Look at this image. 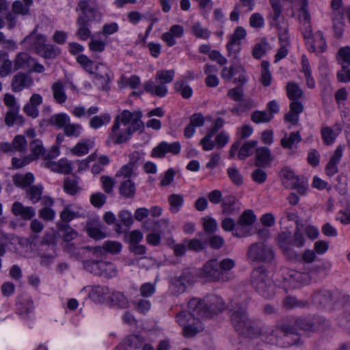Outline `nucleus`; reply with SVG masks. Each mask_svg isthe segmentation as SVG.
<instances>
[{
  "label": "nucleus",
  "mask_w": 350,
  "mask_h": 350,
  "mask_svg": "<svg viewBox=\"0 0 350 350\" xmlns=\"http://www.w3.org/2000/svg\"><path fill=\"white\" fill-rule=\"evenodd\" d=\"M231 321L236 331L246 337L260 336L261 340L270 345L288 347L284 337L281 339L278 331L269 327H260L259 324L250 319L244 307L237 305L231 310Z\"/></svg>",
  "instance_id": "nucleus-1"
},
{
  "label": "nucleus",
  "mask_w": 350,
  "mask_h": 350,
  "mask_svg": "<svg viewBox=\"0 0 350 350\" xmlns=\"http://www.w3.org/2000/svg\"><path fill=\"white\" fill-rule=\"evenodd\" d=\"M188 308L196 312L202 319L211 318L224 310V304L221 297L212 295L207 297L205 302L196 298L191 299L188 303Z\"/></svg>",
  "instance_id": "nucleus-2"
},
{
  "label": "nucleus",
  "mask_w": 350,
  "mask_h": 350,
  "mask_svg": "<svg viewBox=\"0 0 350 350\" xmlns=\"http://www.w3.org/2000/svg\"><path fill=\"white\" fill-rule=\"evenodd\" d=\"M280 330L284 333V337L288 345H298L300 342V336L298 329L303 331L314 330V325L311 319L308 318H298L294 322L284 323L280 325Z\"/></svg>",
  "instance_id": "nucleus-3"
},
{
  "label": "nucleus",
  "mask_w": 350,
  "mask_h": 350,
  "mask_svg": "<svg viewBox=\"0 0 350 350\" xmlns=\"http://www.w3.org/2000/svg\"><path fill=\"white\" fill-rule=\"evenodd\" d=\"M252 284L254 288L265 298L269 299L275 294V286L267 270L259 267L252 273Z\"/></svg>",
  "instance_id": "nucleus-4"
},
{
  "label": "nucleus",
  "mask_w": 350,
  "mask_h": 350,
  "mask_svg": "<svg viewBox=\"0 0 350 350\" xmlns=\"http://www.w3.org/2000/svg\"><path fill=\"white\" fill-rule=\"evenodd\" d=\"M174 75V70H159L155 75V82L150 80L144 84V90L152 95L164 97L167 93L165 83H171Z\"/></svg>",
  "instance_id": "nucleus-5"
},
{
  "label": "nucleus",
  "mask_w": 350,
  "mask_h": 350,
  "mask_svg": "<svg viewBox=\"0 0 350 350\" xmlns=\"http://www.w3.org/2000/svg\"><path fill=\"white\" fill-rule=\"evenodd\" d=\"M247 255L248 260L256 264H271L275 257L272 247L262 241L252 243L248 247Z\"/></svg>",
  "instance_id": "nucleus-6"
},
{
  "label": "nucleus",
  "mask_w": 350,
  "mask_h": 350,
  "mask_svg": "<svg viewBox=\"0 0 350 350\" xmlns=\"http://www.w3.org/2000/svg\"><path fill=\"white\" fill-rule=\"evenodd\" d=\"M199 318L201 317L190 309L189 311H181L176 315V322L183 327L184 336L191 338L202 330V325Z\"/></svg>",
  "instance_id": "nucleus-7"
},
{
  "label": "nucleus",
  "mask_w": 350,
  "mask_h": 350,
  "mask_svg": "<svg viewBox=\"0 0 350 350\" xmlns=\"http://www.w3.org/2000/svg\"><path fill=\"white\" fill-rule=\"evenodd\" d=\"M83 266L85 270L96 276L109 279L116 277L118 274L117 267L113 263L96 258L83 260Z\"/></svg>",
  "instance_id": "nucleus-8"
},
{
  "label": "nucleus",
  "mask_w": 350,
  "mask_h": 350,
  "mask_svg": "<svg viewBox=\"0 0 350 350\" xmlns=\"http://www.w3.org/2000/svg\"><path fill=\"white\" fill-rule=\"evenodd\" d=\"M299 18L301 23L302 34L306 40L310 52H315L316 47L312 39L313 33L310 25V16L308 10V4L307 1H302L299 7Z\"/></svg>",
  "instance_id": "nucleus-9"
},
{
  "label": "nucleus",
  "mask_w": 350,
  "mask_h": 350,
  "mask_svg": "<svg viewBox=\"0 0 350 350\" xmlns=\"http://www.w3.org/2000/svg\"><path fill=\"white\" fill-rule=\"evenodd\" d=\"M283 5L281 1H272L271 17L273 18L274 25L277 26L278 31L279 40L281 45H289V36L287 24L282 22V24L278 23V20L281 16Z\"/></svg>",
  "instance_id": "nucleus-10"
},
{
  "label": "nucleus",
  "mask_w": 350,
  "mask_h": 350,
  "mask_svg": "<svg viewBox=\"0 0 350 350\" xmlns=\"http://www.w3.org/2000/svg\"><path fill=\"white\" fill-rule=\"evenodd\" d=\"M122 245L120 243L113 241H107L103 247H86L81 249L83 253H89V257L101 258L105 253L116 254L120 252Z\"/></svg>",
  "instance_id": "nucleus-11"
},
{
  "label": "nucleus",
  "mask_w": 350,
  "mask_h": 350,
  "mask_svg": "<svg viewBox=\"0 0 350 350\" xmlns=\"http://www.w3.org/2000/svg\"><path fill=\"white\" fill-rule=\"evenodd\" d=\"M141 118L140 111L131 112L129 110H124L120 115L116 116L115 121H118V124L122 123L124 127L128 126L133 129V131H137L143 127Z\"/></svg>",
  "instance_id": "nucleus-12"
},
{
  "label": "nucleus",
  "mask_w": 350,
  "mask_h": 350,
  "mask_svg": "<svg viewBox=\"0 0 350 350\" xmlns=\"http://www.w3.org/2000/svg\"><path fill=\"white\" fill-rule=\"evenodd\" d=\"M193 279L189 270H184L179 275L174 276L170 280V291L174 295H180L185 292L187 285Z\"/></svg>",
  "instance_id": "nucleus-13"
},
{
  "label": "nucleus",
  "mask_w": 350,
  "mask_h": 350,
  "mask_svg": "<svg viewBox=\"0 0 350 350\" xmlns=\"http://www.w3.org/2000/svg\"><path fill=\"white\" fill-rule=\"evenodd\" d=\"M202 275L211 281H227V275L220 271L219 262L216 259L208 261L203 267Z\"/></svg>",
  "instance_id": "nucleus-14"
},
{
  "label": "nucleus",
  "mask_w": 350,
  "mask_h": 350,
  "mask_svg": "<svg viewBox=\"0 0 350 350\" xmlns=\"http://www.w3.org/2000/svg\"><path fill=\"white\" fill-rule=\"evenodd\" d=\"M135 131L133 129L128 126L124 127L118 124V121H114L109 137L113 143L120 144L126 142Z\"/></svg>",
  "instance_id": "nucleus-15"
},
{
  "label": "nucleus",
  "mask_w": 350,
  "mask_h": 350,
  "mask_svg": "<svg viewBox=\"0 0 350 350\" xmlns=\"http://www.w3.org/2000/svg\"><path fill=\"white\" fill-rule=\"evenodd\" d=\"M278 241L279 247L288 258L295 259L299 257L298 254L293 251V237L291 232H283L279 234Z\"/></svg>",
  "instance_id": "nucleus-16"
},
{
  "label": "nucleus",
  "mask_w": 350,
  "mask_h": 350,
  "mask_svg": "<svg viewBox=\"0 0 350 350\" xmlns=\"http://www.w3.org/2000/svg\"><path fill=\"white\" fill-rule=\"evenodd\" d=\"M33 84V80L29 73L18 72L12 80L11 88L14 92H20L24 89L30 88Z\"/></svg>",
  "instance_id": "nucleus-17"
},
{
  "label": "nucleus",
  "mask_w": 350,
  "mask_h": 350,
  "mask_svg": "<svg viewBox=\"0 0 350 350\" xmlns=\"http://www.w3.org/2000/svg\"><path fill=\"white\" fill-rule=\"evenodd\" d=\"M283 275L284 279L288 281L293 287L307 284L310 281V276L308 273L299 272L293 269H284Z\"/></svg>",
  "instance_id": "nucleus-18"
},
{
  "label": "nucleus",
  "mask_w": 350,
  "mask_h": 350,
  "mask_svg": "<svg viewBox=\"0 0 350 350\" xmlns=\"http://www.w3.org/2000/svg\"><path fill=\"white\" fill-rule=\"evenodd\" d=\"M180 144L177 142L172 144L162 142L152 149L151 155L153 157L161 158L163 157L167 152L176 154L180 152Z\"/></svg>",
  "instance_id": "nucleus-19"
},
{
  "label": "nucleus",
  "mask_w": 350,
  "mask_h": 350,
  "mask_svg": "<svg viewBox=\"0 0 350 350\" xmlns=\"http://www.w3.org/2000/svg\"><path fill=\"white\" fill-rule=\"evenodd\" d=\"M11 211L12 214L23 220H31L36 215V209L32 206H25L20 202L12 204Z\"/></svg>",
  "instance_id": "nucleus-20"
},
{
  "label": "nucleus",
  "mask_w": 350,
  "mask_h": 350,
  "mask_svg": "<svg viewBox=\"0 0 350 350\" xmlns=\"http://www.w3.org/2000/svg\"><path fill=\"white\" fill-rule=\"evenodd\" d=\"M144 338L139 335H130L117 346V350H141Z\"/></svg>",
  "instance_id": "nucleus-21"
},
{
  "label": "nucleus",
  "mask_w": 350,
  "mask_h": 350,
  "mask_svg": "<svg viewBox=\"0 0 350 350\" xmlns=\"http://www.w3.org/2000/svg\"><path fill=\"white\" fill-rule=\"evenodd\" d=\"M154 224V228L162 234H169L174 230V226L170 222L167 218H162L161 219L152 221L146 220L144 222L143 226L147 230H150L149 224Z\"/></svg>",
  "instance_id": "nucleus-22"
},
{
  "label": "nucleus",
  "mask_w": 350,
  "mask_h": 350,
  "mask_svg": "<svg viewBox=\"0 0 350 350\" xmlns=\"http://www.w3.org/2000/svg\"><path fill=\"white\" fill-rule=\"evenodd\" d=\"M91 1H79L78 8L83 14L90 21H100L101 19V14L98 8Z\"/></svg>",
  "instance_id": "nucleus-23"
},
{
  "label": "nucleus",
  "mask_w": 350,
  "mask_h": 350,
  "mask_svg": "<svg viewBox=\"0 0 350 350\" xmlns=\"http://www.w3.org/2000/svg\"><path fill=\"white\" fill-rule=\"evenodd\" d=\"M54 204L53 198L49 196H44L42 199V208L39 212V217L45 221H53L55 217V211L51 208Z\"/></svg>",
  "instance_id": "nucleus-24"
},
{
  "label": "nucleus",
  "mask_w": 350,
  "mask_h": 350,
  "mask_svg": "<svg viewBox=\"0 0 350 350\" xmlns=\"http://www.w3.org/2000/svg\"><path fill=\"white\" fill-rule=\"evenodd\" d=\"M246 36V31L242 27H238L231 36L230 40L227 44V50L230 54L235 53L239 50L241 40Z\"/></svg>",
  "instance_id": "nucleus-25"
},
{
  "label": "nucleus",
  "mask_w": 350,
  "mask_h": 350,
  "mask_svg": "<svg viewBox=\"0 0 350 350\" xmlns=\"http://www.w3.org/2000/svg\"><path fill=\"white\" fill-rule=\"evenodd\" d=\"M27 143L25 136L16 135L12 144L5 143L1 144V148L4 152H9L16 150L18 152H23L27 149Z\"/></svg>",
  "instance_id": "nucleus-26"
},
{
  "label": "nucleus",
  "mask_w": 350,
  "mask_h": 350,
  "mask_svg": "<svg viewBox=\"0 0 350 350\" xmlns=\"http://www.w3.org/2000/svg\"><path fill=\"white\" fill-rule=\"evenodd\" d=\"M256 220V216L252 210L245 211L239 219L237 221L238 228L240 229L241 233H244V236H246L247 230L246 228L252 226Z\"/></svg>",
  "instance_id": "nucleus-27"
},
{
  "label": "nucleus",
  "mask_w": 350,
  "mask_h": 350,
  "mask_svg": "<svg viewBox=\"0 0 350 350\" xmlns=\"http://www.w3.org/2000/svg\"><path fill=\"white\" fill-rule=\"evenodd\" d=\"M240 211L239 205L236 202L235 198L232 196L225 197L222 201V212L226 215H234Z\"/></svg>",
  "instance_id": "nucleus-28"
},
{
  "label": "nucleus",
  "mask_w": 350,
  "mask_h": 350,
  "mask_svg": "<svg viewBox=\"0 0 350 350\" xmlns=\"http://www.w3.org/2000/svg\"><path fill=\"white\" fill-rule=\"evenodd\" d=\"M272 161L271 154L267 147H259L256 149L255 165L258 167H264Z\"/></svg>",
  "instance_id": "nucleus-29"
},
{
  "label": "nucleus",
  "mask_w": 350,
  "mask_h": 350,
  "mask_svg": "<svg viewBox=\"0 0 350 350\" xmlns=\"http://www.w3.org/2000/svg\"><path fill=\"white\" fill-rule=\"evenodd\" d=\"M51 91L54 100L58 104H63L67 100L64 84L62 81H57L52 84Z\"/></svg>",
  "instance_id": "nucleus-30"
},
{
  "label": "nucleus",
  "mask_w": 350,
  "mask_h": 350,
  "mask_svg": "<svg viewBox=\"0 0 350 350\" xmlns=\"http://www.w3.org/2000/svg\"><path fill=\"white\" fill-rule=\"evenodd\" d=\"M77 30L76 36L79 40H86L91 37V31L88 27V22L83 16H80L77 20Z\"/></svg>",
  "instance_id": "nucleus-31"
},
{
  "label": "nucleus",
  "mask_w": 350,
  "mask_h": 350,
  "mask_svg": "<svg viewBox=\"0 0 350 350\" xmlns=\"http://www.w3.org/2000/svg\"><path fill=\"white\" fill-rule=\"evenodd\" d=\"M46 41L44 36L35 33L27 36L23 40V42L29 43L38 53L46 45Z\"/></svg>",
  "instance_id": "nucleus-32"
},
{
  "label": "nucleus",
  "mask_w": 350,
  "mask_h": 350,
  "mask_svg": "<svg viewBox=\"0 0 350 350\" xmlns=\"http://www.w3.org/2000/svg\"><path fill=\"white\" fill-rule=\"evenodd\" d=\"M26 197L33 204L42 202L43 187L40 185L29 186L26 189Z\"/></svg>",
  "instance_id": "nucleus-33"
},
{
  "label": "nucleus",
  "mask_w": 350,
  "mask_h": 350,
  "mask_svg": "<svg viewBox=\"0 0 350 350\" xmlns=\"http://www.w3.org/2000/svg\"><path fill=\"white\" fill-rule=\"evenodd\" d=\"M135 191V185L131 179L124 180L120 185L119 193L126 198H133Z\"/></svg>",
  "instance_id": "nucleus-34"
},
{
  "label": "nucleus",
  "mask_w": 350,
  "mask_h": 350,
  "mask_svg": "<svg viewBox=\"0 0 350 350\" xmlns=\"http://www.w3.org/2000/svg\"><path fill=\"white\" fill-rule=\"evenodd\" d=\"M170 205L169 210L172 213H178L184 204V197L182 194L173 193L167 197Z\"/></svg>",
  "instance_id": "nucleus-35"
},
{
  "label": "nucleus",
  "mask_w": 350,
  "mask_h": 350,
  "mask_svg": "<svg viewBox=\"0 0 350 350\" xmlns=\"http://www.w3.org/2000/svg\"><path fill=\"white\" fill-rule=\"evenodd\" d=\"M70 121V118L68 114L59 113L51 116L48 122L51 126H56L59 129H64Z\"/></svg>",
  "instance_id": "nucleus-36"
},
{
  "label": "nucleus",
  "mask_w": 350,
  "mask_h": 350,
  "mask_svg": "<svg viewBox=\"0 0 350 350\" xmlns=\"http://www.w3.org/2000/svg\"><path fill=\"white\" fill-rule=\"evenodd\" d=\"M111 302L120 308L126 309L130 306V302L126 296L120 291L113 292L110 295Z\"/></svg>",
  "instance_id": "nucleus-37"
},
{
  "label": "nucleus",
  "mask_w": 350,
  "mask_h": 350,
  "mask_svg": "<svg viewBox=\"0 0 350 350\" xmlns=\"http://www.w3.org/2000/svg\"><path fill=\"white\" fill-rule=\"evenodd\" d=\"M93 144V142L90 139H83L71 149V152L77 156H83L89 152Z\"/></svg>",
  "instance_id": "nucleus-38"
},
{
  "label": "nucleus",
  "mask_w": 350,
  "mask_h": 350,
  "mask_svg": "<svg viewBox=\"0 0 350 350\" xmlns=\"http://www.w3.org/2000/svg\"><path fill=\"white\" fill-rule=\"evenodd\" d=\"M301 141V137L299 132H292L289 135L285 136L281 139V145L284 148L291 149Z\"/></svg>",
  "instance_id": "nucleus-39"
},
{
  "label": "nucleus",
  "mask_w": 350,
  "mask_h": 350,
  "mask_svg": "<svg viewBox=\"0 0 350 350\" xmlns=\"http://www.w3.org/2000/svg\"><path fill=\"white\" fill-rule=\"evenodd\" d=\"M332 299V293L329 291L322 290L316 293L312 300L314 304L320 306H326L330 303Z\"/></svg>",
  "instance_id": "nucleus-40"
},
{
  "label": "nucleus",
  "mask_w": 350,
  "mask_h": 350,
  "mask_svg": "<svg viewBox=\"0 0 350 350\" xmlns=\"http://www.w3.org/2000/svg\"><path fill=\"white\" fill-rule=\"evenodd\" d=\"M258 142L256 140L248 141L243 144L241 147L239 146L238 158L240 160H245L247 157L253 154L254 148L257 146Z\"/></svg>",
  "instance_id": "nucleus-41"
},
{
  "label": "nucleus",
  "mask_w": 350,
  "mask_h": 350,
  "mask_svg": "<svg viewBox=\"0 0 350 350\" xmlns=\"http://www.w3.org/2000/svg\"><path fill=\"white\" fill-rule=\"evenodd\" d=\"M221 228L225 231L232 232L234 231V234L237 237H244V233L240 232V229L238 228L237 221L229 217H226L221 221Z\"/></svg>",
  "instance_id": "nucleus-42"
},
{
  "label": "nucleus",
  "mask_w": 350,
  "mask_h": 350,
  "mask_svg": "<svg viewBox=\"0 0 350 350\" xmlns=\"http://www.w3.org/2000/svg\"><path fill=\"white\" fill-rule=\"evenodd\" d=\"M80 213L75 211L73 205H66L60 213V218L64 224H68L75 218L79 217Z\"/></svg>",
  "instance_id": "nucleus-43"
},
{
  "label": "nucleus",
  "mask_w": 350,
  "mask_h": 350,
  "mask_svg": "<svg viewBox=\"0 0 350 350\" xmlns=\"http://www.w3.org/2000/svg\"><path fill=\"white\" fill-rule=\"evenodd\" d=\"M218 131L214 127H211L207 132L206 135L200 140V144L205 151L212 150L215 147V143L212 140L213 137Z\"/></svg>",
  "instance_id": "nucleus-44"
},
{
  "label": "nucleus",
  "mask_w": 350,
  "mask_h": 350,
  "mask_svg": "<svg viewBox=\"0 0 350 350\" xmlns=\"http://www.w3.org/2000/svg\"><path fill=\"white\" fill-rule=\"evenodd\" d=\"M95 78L100 80L102 83H107L110 81L109 69L104 64H99L95 66Z\"/></svg>",
  "instance_id": "nucleus-45"
},
{
  "label": "nucleus",
  "mask_w": 350,
  "mask_h": 350,
  "mask_svg": "<svg viewBox=\"0 0 350 350\" xmlns=\"http://www.w3.org/2000/svg\"><path fill=\"white\" fill-rule=\"evenodd\" d=\"M192 33L198 38L207 40L211 36V31L202 27L199 22L194 23L191 27Z\"/></svg>",
  "instance_id": "nucleus-46"
},
{
  "label": "nucleus",
  "mask_w": 350,
  "mask_h": 350,
  "mask_svg": "<svg viewBox=\"0 0 350 350\" xmlns=\"http://www.w3.org/2000/svg\"><path fill=\"white\" fill-rule=\"evenodd\" d=\"M338 60L342 69H346L350 66V47L341 48L338 52Z\"/></svg>",
  "instance_id": "nucleus-47"
},
{
  "label": "nucleus",
  "mask_w": 350,
  "mask_h": 350,
  "mask_svg": "<svg viewBox=\"0 0 350 350\" xmlns=\"http://www.w3.org/2000/svg\"><path fill=\"white\" fill-rule=\"evenodd\" d=\"M291 186L296 189L300 194H305L308 189V181L306 178H300L297 176H295L290 180Z\"/></svg>",
  "instance_id": "nucleus-48"
},
{
  "label": "nucleus",
  "mask_w": 350,
  "mask_h": 350,
  "mask_svg": "<svg viewBox=\"0 0 350 350\" xmlns=\"http://www.w3.org/2000/svg\"><path fill=\"white\" fill-rule=\"evenodd\" d=\"M59 228L66 241H70L78 236L77 232L72 229L68 224H59Z\"/></svg>",
  "instance_id": "nucleus-49"
},
{
  "label": "nucleus",
  "mask_w": 350,
  "mask_h": 350,
  "mask_svg": "<svg viewBox=\"0 0 350 350\" xmlns=\"http://www.w3.org/2000/svg\"><path fill=\"white\" fill-rule=\"evenodd\" d=\"M82 131V126L79 124L71 123L70 121L64 129V133L69 137L77 138L80 137Z\"/></svg>",
  "instance_id": "nucleus-50"
},
{
  "label": "nucleus",
  "mask_w": 350,
  "mask_h": 350,
  "mask_svg": "<svg viewBox=\"0 0 350 350\" xmlns=\"http://www.w3.org/2000/svg\"><path fill=\"white\" fill-rule=\"evenodd\" d=\"M33 180L34 177L31 173H27L25 175H15L13 177L14 183L21 187L29 186Z\"/></svg>",
  "instance_id": "nucleus-51"
},
{
  "label": "nucleus",
  "mask_w": 350,
  "mask_h": 350,
  "mask_svg": "<svg viewBox=\"0 0 350 350\" xmlns=\"http://www.w3.org/2000/svg\"><path fill=\"white\" fill-rule=\"evenodd\" d=\"M63 189L66 193L70 196H75L80 190L77 180L70 178H66L64 180Z\"/></svg>",
  "instance_id": "nucleus-52"
},
{
  "label": "nucleus",
  "mask_w": 350,
  "mask_h": 350,
  "mask_svg": "<svg viewBox=\"0 0 350 350\" xmlns=\"http://www.w3.org/2000/svg\"><path fill=\"white\" fill-rule=\"evenodd\" d=\"M286 92L288 97L291 100H298L303 95L301 89L293 82H290L286 85Z\"/></svg>",
  "instance_id": "nucleus-53"
},
{
  "label": "nucleus",
  "mask_w": 350,
  "mask_h": 350,
  "mask_svg": "<svg viewBox=\"0 0 350 350\" xmlns=\"http://www.w3.org/2000/svg\"><path fill=\"white\" fill-rule=\"evenodd\" d=\"M134 308L139 313L146 314L151 309V303L149 300L140 298L133 302Z\"/></svg>",
  "instance_id": "nucleus-54"
},
{
  "label": "nucleus",
  "mask_w": 350,
  "mask_h": 350,
  "mask_svg": "<svg viewBox=\"0 0 350 350\" xmlns=\"http://www.w3.org/2000/svg\"><path fill=\"white\" fill-rule=\"evenodd\" d=\"M31 157L35 159L40 156L43 157L45 149L43 147L42 142L39 139H35L30 144Z\"/></svg>",
  "instance_id": "nucleus-55"
},
{
  "label": "nucleus",
  "mask_w": 350,
  "mask_h": 350,
  "mask_svg": "<svg viewBox=\"0 0 350 350\" xmlns=\"http://www.w3.org/2000/svg\"><path fill=\"white\" fill-rule=\"evenodd\" d=\"M111 118L109 114L94 116L90 122V126L94 129H97L104 124H107L110 122Z\"/></svg>",
  "instance_id": "nucleus-56"
},
{
  "label": "nucleus",
  "mask_w": 350,
  "mask_h": 350,
  "mask_svg": "<svg viewBox=\"0 0 350 350\" xmlns=\"http://www.w3.org/2000/svg\"><path fill=\"white\" fill-rule=\"evenodd\" d=\"M252 120L255 123L268 122L273 119V115L265 111H256L252 113Z\"/></svg>",
  "instance_id": "nucleus-57"
},
{
  "label": "nucleus",
  "mask_w": 350,
  "mask_h": 350,
  "mask_svg": "<svg viewBox=\"0 0 350 350\" xmlns=\"http://www.w3.org/2000/svg\"><path fill=\"white\" fill-rule=\"evenodd\" d=\"M174 89L176 92H180L184 98H189L193 94L191 88L186 85V81L184 80L178 81L174 83Z\"/></svg>",
  "instance_id": "nucleus-58"
},
{
  "label": "nucleus",
  "mask_w": 350,
  "mask_h": 350,
  "mask_svg": "<svg viewBox=\"0 0 350 350\" xmlns=\"http://www.w3.org/2000/svg\"><path fill=\"white\" fill-rule=\"evenodd\" d=\"M109 293V289L104 286H95L92 287L90 296L92 299L96 301H99L101 298Z\"/></svg>",
  "instance_id": "nucleus-59"
},
{
  "label": "nucleus",
  "mask_w": 350,
  "mask_h": 350,
  "mask_svg": "<svg viewBox=\"0 0 350 350\" xmlns=\"http://www.w3.org/2000/svg\"><path fill=\"white\" fill-rule=\"evenodd\" d=\"M284 307L288 308H304L308 305V301L304 300H299L295 297H286L284 301Z\"/></svg>",
  "instance_id": "nucleus-60"
},
{
  "label": "nucleus",
  "mask_w": 350,
  "mask_h": 350,
  "mask_svg": "<svg viewBox=\"0 0 350 350\" xmlns=\"http://www.w3.org/2000/svg\"><path fill=\"white\" fill-rule=\"evenodd\" d=\"M262 72L260 81L264 86H269L271 83V74L269 70V64L268 62L263 61L261 63Z\"/></svg>",
  "instance_id": "nucleus-61"
},
{
  "label": "nucleus",
  "mask_w": 350,
  "mask_h": 350,
  "mask_svg": "<svg viewBox=\"0 0 350 350\" xmlns=\"http://www.w3.org/2000/svg\"><path fill=\"white\" fill-rule=\"evenodd\" d=\"M30 57L27 53H18L14 60V70H17L29 64Z\"/></svg>",
  "instance_id": "nucleus-62"
},
{
  "label": "nucleus",
  "mask_w": 350,
  "mask_h": 350,
  "mask_svg": "<svg viewBox=\"0 0 350 350\" xmlns=\"http://www.w3.org/2000/svg\"><path fill=\"white\" fill-rule=\"evenodd\" d=\"M227 174L233 184L239 186L243 183V176L237 167H229L227 170Z\"/></svg>",
  "instance_id": "nucleus-63"
},
{
  "label": "nucleus",
  "mask_w": 350,
  "mask_h": 350,
  "mask_svg": "<svg viewBox=\"0 0 350 350\" xmlns=\"http://www.w3.org/2000/svg\"><path fill=\"white\" fill-rule=\"evenodd\" d=\"M32 1H14L12 9L14 13L22 15L27 14Z\"/></svg>",
  "instance_id": "nucleus-64"
}]
</instances>
